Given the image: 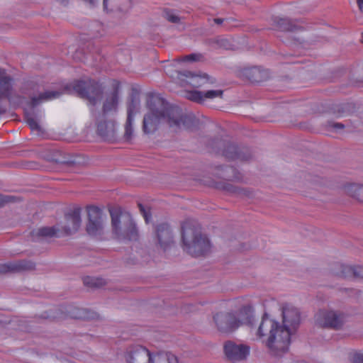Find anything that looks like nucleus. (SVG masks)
Instances as JSON below:
<instances>
[{
	"label": "nucleus",
	"mask_w": 363,
	"mask_h": 363,
	"mask_svg": "<svg viewBox=\"0 0 363 363\" xmlns=\"http://www.w3.org/2000/svg\"><path fill=\"white\" fill-rule=\"evenodd\" d=\"M146 104L149 111L145 114L143 121V130L145 134L154 133L161 123L179 129L187 127L192 121V118L184 113L179 106L168 102L158 92H149Z\"/></svg>",
	"instance_id": "obj_1"
},
{
	"label": "nucleus",
	"mask_w": 363,
	"mask_h": 363,
	"mask_svg": "<svg viewBox=\"0 0 363 363\" xmlns=\"http://www.w3.org/2000/svg\"><path fill=\"white\" fill-rule=\"evenodd\" d=\"M62 92H40L38 96L30 95V92H0V114L6 111L9 104L22 106L25 113V120L33 131L41 133L42 128L33 114L28 112L41 103L58 98Z\"/></svg>",
	"instance_id": "obj_2"
},
{
	"label": "nucleus",
	"mask_w": 363,
	"mask_h": 363,
	"mask_svg": "<svg viewBox=\"0 0 363 363\" xmlns=\"http://www.w3.org/2000/svg\"><path fill=\"white\" fill-rule=\"evenodd\" d=\"M256 334L259 337L267 335L266 346L272 355L279 356L288 350L293 333L279 323L268 318H263Z\"/></svg>",
	"instance_id": "obj_3"
},
{
	"label": "nucleus",
	"mask_w": 363,
	"mask_h": 363,
	"mask_svg": "<svg viewBox=\"0 0 363 363\" xmlns=\"http://www.w3.org/2000/svg\"><path fill=\"white\" fill-rule=\"evenodd\" d=\"M183 250L192 257L205 255L210 251L211 244L203 235L200 226L191 220H186L182 226Z\"/></svg>",
	"instance_id": "obj_4"
},
{
	"label": "nucleus",
	"mask_w": 363,
	"mask_h": 363,
	"mask_svg": "<svg viewBox=\"0 0 363 363\" xmlns=\"http://www.w3.org/2000/svg\"><path fill=\"white\" fill-rule=\"evenodd\" d=\"M113 233L119 240H137L139 235L131 215L121 208H109Z\"/></svg>",
	"instance_id": "obj_5"
},
{
	"label": "nucleus",
	"mask_w": 363,
	"mask_h": 363,
	"mask_svg": "<svg viewBox=\"0 0 363 363\" xmlns=\"http://www.w3.org/2000/svg\"><path fill=\"white\" fill-rule=\"evenodd\" d=\"M125 89L121 82L113 79H103L95 81L89 77L74 80L66 84L62 91H120Z\"/></svg>",
	"instance_id": "obj_6"
},
{
	"label": "nucleus",
	"mask_w": 363,
	"mask_h": 363,
	"mask_svg": "<svg viewBox=\"0 0 363 363\" xmlns=\"http://www.w3.org/2000/svg\"><path fill=\"white\" fill-rule=\"evenodd\" d=\"M172 65L165 67V72L182 87L199 88L214 82V79L206 74H195L189 71H175L174 73H172Z\"/></svg>",
	"instance_id": "obj_7"
},
{
	"label": "nucleus",
	"mask_w": 363,
	"mask_h": 363,
	"mask_svg": "<svg viewBox=\"0 0 363 363\" xmlns=\"http://www.w3.org/2000/svg\"><path fill=\"white\" fill-rule=\"evenodd\" d=\"M278 29L284 33L285 43L291 47L299 49L303 48V43L300 40L299 33L302 32L303 27L295 24L289 19L281 18L277 22Z\"/></svg>",
	"instance_id": "obj_8"
},
{
	"label": "nucleus",
	"mask_w": 363,
	"mask_h": 363,
	"mask_svg": "<svg viewBox=\"0 0 363 363\" xmlns=\"http://www.w3.org/2000/svg\"><path fill=\"white\" fill-rule=\"evenodd\" d=\"M236 74L243 82L255 84L264 83L271 78L270 71L261 66L240 68Z\"/></svg>",
	"instance_id": "obj_9"
},
{
	"label": "nucleus",
	"mask_w": 363,
	"mask_h": 363,
	"mask_svg": "<svg viewBox=\"0 0 363 363\" xmlns=\"http://www.w3.org/2000/svg\"><path fill=\"white\" fill-rule=\"evenodd\" d=\"M213 321L217 330L225 334L233 333L243 323L235 313L219 312L214 315Z\"/></svg>",
	"instance_id": "obj_10"
},
{
	"label": "nucleus",
	"mask_w": 363,
	"mask_h": 363,
	"mask_svg": "<svg viewBox=\"0 0 363 363\" xmlns=\"http://www.w3.org/2000/svg\"><path fill=\"white\" fill-rule=\"evenodd\" d=\"M314 319L315 325L323 328L338 330L344 323L343 315L333 311L320 310Z\"/></svg>",
	"instance_id": "obj_11"
},
{
	"label": "nucleus",
	"mask_w": 363,
	"mask_h": 363,
	"mask_svg": "<svg viewBox=\"0 0 363 363\" xmlns=\"http://www.w3.org/2000/svg\"><path fill=\"white\" fill-rule=\"evenodd\" d=\"M88 222L86 232L89 235H96L103 231L106 216L103 211L95 206H87Z\"/></svg>",
	"instance_id": "obj_12"
},
{
	"label": "nucleus",
	"mask_w": 363,
	"mask_h": 363,
	"mask_svg": "<svg viewBox=\"0 0 363 363\" xmlns=\"http://www.w3.org/2000/svg\"><path fill=\"white\" fill-rule=\"evenodd\" d=\"M223 351L228 360L235 363L245 360L250 354V347L228 340L224 343Z\"/></svg>",
	"instance_id": "obj_13"
},
{
	"label": "nucleus",
	"mask_w": 363,
	"mask_h": 363,
	"mask_svg": "<svg viewBox=\"0 0 363 363\" xmlns=\"http://www.w3.org/2000/svg\"><path fill=\"white\" fill-rule=\"evenodd\" d=\"M35 269V264L28 259H18L0 264V274H18L32 272Z\"/></svg>",
	"instance_id": "obj_14"
},
{
	"label": "nucleus",
	"mask_w": 363,
	"mask_h": 363,
	"mask_svg": "<svg viewBox=\"0 0 363 363\" xmlns=\"http://www.w3.org/2000/svg\"><path fill=\"white\" fill-rule=\"evenodd\" d=\"M282 326L294 333L301 323L299 311L289 304H284L281 308Z\"/></svg>",
	"instance_id": "obj_15"
},
{
	"label": "nucleus",
	"mask_w": 363,
	"mask_h": 363,
	"mask_svg": "<svg viewBox=\"0 0 363 363\" xmlns=\"http://www.w3.org/2000/svg\"><path fill=\"white\" fill-rule=\"evenodd\" d=\"M138 93L139 92H134L131 94L130 102L128 106L127 119L125 124V133L123 136L124 139L127 141L131 140L133 137V122L134 116L137 111L140 103Z\"/></svg>",
	"instance_id": "obj_16"
},
{
	"label": "nucleus",
	"mask_w": 363,
	"mask_h": 363,
	"mask_svg": "<svg viewBox=\"0 0 363 363\" xmlns=\"http://www.w3.org/2000/svg\"><path fill=\"white\" fill-rule=\"evenodd\" d=\"M125 357L128 363H150L151 354L141 345H133L127 349Z\"/></svg>",
	"instance_id": "obj_17"
},
{
	"label": "nucleus",
	"mask_w": 363,
	"mask_h": 363,
	"mask_svg": "<svg viewBox=\"0 0 363 363\" xmlns=\"http://www.w3.org/2000/svg\"><path fill=\"white\" fill-rule=\"evenodd\" d=\"M157 244L164 250L170 247L174 243L172 231L167 223H161L155 228Z\"/></svg>",
	"instance_id": "obj_18"
},
{
	"label": "nucleus",
	"mask_w": 363,
	"mask_h": 363,
	"mask_svg": "<svg viewBox=\"0 0 363 363\" xmlns=\"http://www.w3.org/2000/svg\"><path fill=\"white\" fill-rule=\"evenodd\" d=\"M81 209L75 208L70 213L65 215V224L62 227L61 231L66 235L76 233L81 225Z\"/></svg>",
	"instance_id": "obj_19"
},
{
	"label": "nucleus",
	"mask_w": 363,
	"mask_h": 363,
	"mask_svg": "<svg viewBox=\"0 0 363 363\" xmlns=\"http://www.w3.org/2000/svg\"><path fill=\"white\" fill-rule=\"evenodd\" d=\"M184 97L198 104H205L215 98H223V92H183Z\"/></svg>",
	"instance_id": "obj_20"
},
{
	"label": "nucleus",
	"mask_w": 363,
	"mask_h": 363,
	"mask_svg": "<svg viewBox=\"0 0 363 363\" xmlns=\"http://www.w3.org/2000/svg\"><path fill=\"white\" fill-rule=\"evenodd\" d=\"M97 132L104 140H111L116 133V121L104 118L97 125Z\"/></svg>",
	"instance_id": "obj_21"
},
{
	"label": "nucleus",
	"mask_w": 363,
	"mask_h": 363,
	"mask_svg": "<svg viewBox=\"0 0 363 363\" xmlns=\"http://www.w3.org/2000/svg\"><path fill=\"white\" fill-rule=\"evenodd\" d=\"M223 155L228 160H240L247 161L250 158V154H245L239 150L238 147L233 144H228L223 151Z\"/></svg>",
	"instance_id": "obj_22"
},
{
	"label": "nucleus",
	"mask_w": 363,
	"mask_h": 363,
	"mask_svg": "<svg viewBox=\"0 0 363 363\" xmlns=\"http://www.w3.org/2000/svg\"><path fill=\"white\" fill-rule=\"evenodd\" d=\"M150 363H178V360L175 355L161 352L151 354Z\"/></svg>",
	"instance_id": "obj_23"
},
{
	"label": "nucleus",
	"mask_w": 363,
	"mask_h": 363,
	"mask_svg": "<svg viewBox=\"0 0 363 363\" xmlns=\"http://www.w3.org/2000/svg\"><path fill=\"white\" fill-rule=\"evenodd\" d=\"M61 229L57 226L43 227L37 230L35 235L42 238H51L60 237L61 235Z\"/></svg>",
	"instance_id": "obj_24"
},
{
	"label": "nucleus",
	"mask_w": 363,
	"mask_h": 363,
	"mask_svg": "<svg viewBox=\"0 0 363 363\" xmlns=\"http://www.w3.org/2000/svg\"><path fill=\"white\" fill-rule=\"evenodd\" d=\"M77 96L86 100L91 106H95L103 98L102 92H75Z\"/></svg>",
	"instance_id": "obj_25"
},
{
	"label": "nucleus",
	"mask_w": 363,
	"mask_h": 363,
	"mask_svg": "<svg viewBox=\"0 0 363 363\" xmlns=\"http://www.w3.org/2000/svg\"><path fill=\"white\" fill-rule=\"evenodd\" d=\"M115 92L109 99H107L103 106V118L110 113H116L117 111L118 96Z\"/></svg>",
	"instance_id": "obj_26"
},
{
	"label": "nucleus",
	"mask_w": 363,
	"mask_h": 363,
	"mask_svg": "<svg viewBox=\"0 0 363 363\" xmlns=\"http://www.w3.org/2000/svg\"><path fill=\"white\" fill-rule=\"evenodd\" d=\"M13 79L7 75L4 70L0 69V91H11Z\"/></svg>",
	"instance_id": "obj_27"
},
{
	"label": "nucleus",
	"mask_w": 363,
	"mask_h": 363,
	"mask_svg": "<svg viewBox=\"0 0 363 363\" xmlns=\"http://www.w3.org/2000/svg\"><path fill=\"white\" fill-rule=\"evenodd\" d=\"M84 284L90 287H101L105 285L106 281L102 278L87 277L84 279Z\"/></svg>",
	"instance_id": "obj_28"
},
{
	"label": "nucleus",
	"mask_w": 363,
	"mask_h": 363,
	"mask_svg": "<svg viewBox=\"0 0 363 363\" xmlns=\"http://www.w3.org/2000/svg\"><path fill=\"white\" fill-rule=\"evenodd\" d=\"M340 272L338 275L343 278H354V267L347 265H340Z\"/></svg>",
	"instance_id": "obj_29"
},
{
	"label": "nucleus",
	"mask_w": 363,
	"mask_h": 363,
	"mask_svg": "<svg viewBox=\"0 0 363 363\" xmlns=\"http://www.w3.org/2000/svg\"><path fill=\"white\" fill-rule=\"evenodd\" d=\"M351 108V105L350 104H338L334 108V113L337 116L342 115L344 113H347L350 112Z\"/></svg>",
	"instance_id": "obj_30"
},
{
	"label": "nucleus",
	"mask_w": 363,
	"mask_h": 363,
	"mask_svg": "<svg viewBox=\"0 0 363 363\" xmlns=\"http://www.w3.org/2000/svg\"><path fill=\"white\" fill-rule=\"evenodd\" d=\"M98 315L92 311H90L87 309H81L79 310V314L76 318H84V319H96L98 318Z\"/></svg>",
	"instance_id": "obj_31"
},
{
	"label": "nucleus",
	"mask_w": 363,
	"mask_h": 363,
	"mask_svg": "<svg viewBox=\"0 0 363 363\" xmlns=\"http://www.w3.org/2000/svg\"><path fill=\"white\" fill-rule=\"evenodd\" d=\"M202 56L200 54L192 53L188 55H185L182 58L177 59L176 61L180 62H196L201 59Z\"/></svg>",
	"instance_id": "obj_32"
},
{
	"label": "nucleus",
	"mask_w": 363,
	"mask_h": 363,
	"mask_svg": "<svg viewBox=\"0 0 363 363\" xmlns=\"http://www.w3.org/2000/svg\"><path fill=\"white\" fill-rule=\"evenodd\" d=\"M353 190L352 196L355 197L357 200L363 202V185L362 186H354L352 187Z\"/></svg>",
	"instance_id": "obj_33"
},
{
	"label": "nucleus",
	"mask_w": 363,
	"mask_h": 363,
	"mask_svg": "<svg viewBox=\"0 0 363 363\" xmlns=\"http://www.w3.org/2000/svg\"><path fill=\"white\" fill-rule=\"evenodd\" d=\"M164 16L168 21L172 23H178L179 21V18L169 11H164Z\"/></svg>",
	"instance_id": "obj_34"
},
{
	"label": "nucleus",
	"mask_w": 363,
	"mask_h": 363,
	"mask_svg": "<svg viewBox=\"0 0 363 363\" xmlns=\"http://www.w3.org/2000/svg\"><path fill=\"white\" fill-rule=\"evenodd\" d=\"M224 189L227 191H229L230 193H233V194H240L242 191V190H241L240 189L230 184H227L224 186Z\"/></svg>",
	"instance_id": "obj_35"
},
{
	"label": "nucleus",
	"mask_w": 363,
	"mask_h": 363,
	"mask_svg": "<svg viewBox=\"0 0 363 363\" xmlns=\"http://www.w3.org/2000/svg\"><path fill=\"white\" fill-rule=\"evenodd\" d=\"M217 43L219 45L220 47L223 48L224 49H230V45L229 43V41L226 38H220L217 40Z\"/></svg>",
	"instance_id": "obj_36"
},
{
	"label": "nucleus",
	"mask_w": 363,
	"mask_h": 363,
	"mask_svg": "<svg viewBox=\"0 0 363 363\" xmlns=\"http://www.w3.org/2000/svg\"><path fill=\"white\" fill-rule=\"evenodd\" d=\"M354 278L363 279V266L354 267Z\"/></svg>",
	"instance_id": "obj_37"
},
{
	"label": "nucleus",
	"mask_w": 363,
	"mask_h": 363,
	"mask_svg": "<svg viewBox=\"0 0 363 363\" xmlns=\"http://www.w3.org/2000/svg\"><path fill=\"white\" fill-rule=\"evenodd\" d=\"M138 206H139L140 211L141 213L143 214L146 223H148L149 218H150V214L149 213V211H147L141 203H139Z\"/></svg>",
	"instance_id": "obj_38"
},
{
	"label": "nucleus",
	"mask_w": 363,
	"mask_h": 363,
	"mask_svg": "<svg viewBox=\"0 0 363 363\" xmlns=\"http://www.w3.org/2000/svg\"><path fill=\"white\" fill-rule=\"evenodd\" d=\"M327 126L328 128H331L333 129H340L342 130L345 128V125L341 123H335V122H328Z\"/></svg>",
	"instance_id": "obj_39"
},
{
	"label": "nucleus",
	"mask_w": 363,
	"mask_h": 363,
	"mask_svg": "<svg viewBox=\"0 0 363 363\" xmlns=\"http://www.w3.org/2000/svg\"><path fill=\"white\" fill-rule=\"evenodd\" d=\"M348 85L354 87L363 86V79H350Z\"/></svg>",
	"instance_id": "obj_40"
},
{
	"label": "nucleus",
	"mask_w": 363,
	"mask_h": 363,
	"mask_svg": "<svg viewBox=\"0 0 363 363\" xmlns=\"http://www.w3.org/2000/svg\"><path fill=\"white\" fill-rule=\"evenodd\" d=\"M352 363H363V354L356 353L352 357Z\"/></svg>",
	"instance_id": "obj_41"
},
{
	"label": "nucleus",
	"mask_w": 363,
	"mask_h": 363,
	"mask_svg": "<svg viewBox=\"0 0 363 363\" xmlns=\"http://www.w3.org/2000/svg\"><path fill=\"white\" fill-rule=\"evenodd\" d=\"M4 199H6V204L16 201V197L11 195H5V196H4Z\"/></svg>",
	"instance_id": "obj_42"
},
{
	"label": "nucleus",
	"mask_w": 363,
	"mask_h": 363,
	"mask_svg": "<svg viewBox=\"0 0 363 363\" xmlns=\"http://www.w3.org/2000/svg\"><path fill=\"white\" fill-rule=\"evenodd\" d=\"M4 196H5V195L0 194V207L6 204V199H4Z\"/></svg>",
	"instance_id": "obj_43"
},
{
	"label": "nucleus",
	"mask_w": 363,
	"mask_h": 363,
	"mask_svg": "<svg viewBox=\"0 0 363 363\" xmlns=\"http://www.w3.org/2000/svg\"><path fill=\"white\" fill-rule=\"evenodd\" d=\"M357 3L359 10L363 12V0H357Z\"/></svg>",
	"instance_id": "obj_44"
},
{
	"label": "nucleus",
	"mask_w": 363,
	"mask_h": 363,
	"mask_svg": "<svg viewBox=\"0 0 363 363\" xmlns=\"http://www.w3.org/2000/svg\"><path fill=\"white\" fill-rule=\"evenodd\" d=\"M129 91H140V89L139 86L135 85V86H132L131 88L129 89Z\"/></svg>",
	"instance_id": "obj_45"
},
{
	"label": "nucleus",
	"mask_w": 363,
	"mask_h": 363,
	"mask_svg": "<svg viewBox=\"0 0 363 363\" xmlns=\"http://www.w3.org/2000/svg\"><path fill=\"white\" fill-rule=\"evenodd\" d=\"M214 21L217 24H221L223 23V20L221 18H215Z\"/></svg>",
	"instance_id": "obj_46"
},
{
	"label": "nucleus",
	"mask_w": 363,
	"mask_h": 363,
	"mask_svg": "<svg viewBox=\"0 0 363 363\" xmlns=\"http://www.w3.org/2000/svg\"><path fill=\"white\" fill-rule=\"evenodd\" d=\"M86 3L89 4L90 5H94L95 0H83Z\"/></svg>",
	"instance_id": "obj_47"
},
{
	"label": "nucleus",
	"mask_w": 363,
	"mask_h": 363,
	"mask_svg": "<svg viewBox=\"0 0 363 363\" xmlns=\"http://www.w3.org/2000/svg\"><path fill=\"white\" fill-rule=\"evenodd\" d=\"M107 2H108V0H103V5H104V10L107 9Z\"/></svg>",
	"instance_id": "obj_48"
},
{
	"label": "nucleus",
	"mask_w": 363,
	"mask_h": 363,
	"mask_svg": "<svg viewBox=\"0 0 363 363\" xmlns=\"http://www.w3.org/2000/svg\"><path fill=\"white\" fill-rule=\"evenodd\" d=\"M251 318H252L251 317H250V318H249V323H250V325H252V320H251Z\"/></svg>",
	"instance_id": "obj_49"
}]
</instances>
